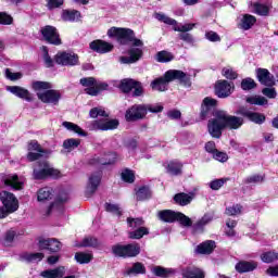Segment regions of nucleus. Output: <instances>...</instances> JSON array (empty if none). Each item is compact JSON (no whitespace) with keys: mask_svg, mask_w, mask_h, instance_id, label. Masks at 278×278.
Instances as JSON below:
<instances>
[{"mask_svg":"<svg viewBox=\"0 0 278 278\" xmlns=\"http://www.w3.org/2000/svg\"><path fill=\"white\" fill-rule=\"evenodd\" d=\"M241 88L245 91L253 90L257 88V83L253 78L248 77L241 80Z\"/></svg>","mask_w":278,"mask_h":278,"instance_id":"obj_53","label":"nucleus"},{"mask_svg":"<svg viewBox=\"0 0 278 278\" xmlns=\"http://www.w3.org/2000/svg\"><path fill=\"white\" fill-rule=\"evenodd\" d=\"M28 151H37V153L51 154V150H45L36 140L28 143Z\"/></svg>","mask_w":278,"mask_h":278,"instance_id":"obj_52","label":"nucleus"},{"mask_svg":"<svg viewBox=\"0 0 278 278\" xmlns=\"http://www.w3.org/2000/svg\"><path fill=\"white\" fill-rule=\"evenodd\" d=\"M215 105L216 100L212 98H204L200 112L201 121H205L206 118H216V114L219 111H216V109H214Z\"/></svg>","mask_w":278,"mask_h":278,"instance_id":"obj_12","label":"nucleus"},{"mask_svg":"<svg viewBox=\"0 0 278 278\" xmlns=\"http://www.w3.org/2000/svg\"><path fill=\"white\" fill-rule=\"evenodd\" d=\"M108 88H109L108 83L96 80V84L93 87L85 89V93L89 94L90 97H98V94H101V92H103V90H108Z\"/></svg>","mask_w":278,"mask_h":278,"instance_id":"obj_31","label":"nucleus"},{"mask_svg":"<svg viewBox=\"0 0 278 278\" xmlns=\"http://www.w3.org/2000/svg\"><path fill=\"white\" fill-rule=\"evenodd\" d=\"M0 201L2 205L9 210V212H16V210H18V199H16L14 193L1 191Z\"/></svg>","mask_w":278,"mask_h":278,"instance_id":"obj_14","label":"nucleus"},{"mask_svg":"<svg viewBox=\"0 0 278 278\" xmlns=\"http://www.w3.org/2000/svg\"><path fill=\"white\" fill-rule=\"evenodd\" d=\"M184 165L180 162L172 161L165 165L166 173L172 175V177H177L181 175Z\"/></svg>","mask_w":278,"mask_h":278,"instance_id":"obj_32","label":"nucleus"},{"mask_svg":"<svg viewBox=\"0 0 278 278\" xmlns=\"http://www.w3.org/2000/svg\"><path fill=\"white\" fill-rule=\"evenodd\" d=\"M140 251V244L136 242L128 244L117 243L112 247L113 255H115V257H123L124 260H127L129 257H138Z\"/></svg>","mask_w":278,"mask_h":278,"instance_id":"obj_5","label":"nucleus"},{"mask_svg":"<svg viewBox=\"0 0 278 278\" xmlns=\"http://www.w3.org/2000/svg\"><path fill=\"white\" fill-rule=\"evenodd\" d=\"M23 180L17 175L2 174L0 180L1 188H12V190H23Z\"/></svg>","mask_w":278,"mask_h":278,"instance_id":"obj_11","label":"nucleus"},{"mask_svg":"<svg viewBox=\"0 0 278 278\" xmlns=\"http://www.w3.org/2000/svg\"><path fill=\"white\" fill-rule=\"evenodd\" d=\"M105 212H109L110 214H114L115 216H123V210H121V206L118 204H112V203H105L104 204Z\"/></svg>","mask_w":278,"mask_h":278,"instance_id":"obj_49","label":"nucleus"},{"mask_svg":"<svg viewBox=\"0 0 278 278\" xmlns=\"http://www.w3.org/2000/svg\"><path fill=\"white\" fill-rule=\"evenodd\" d=\"M154 17L156 18V21H160V23H164L165 25H172L173 27H175V25H177L176 20L168 17L164 13H155Z\"/></svg>","mask_w":278,"mask_h":278,"instance_id":"obj_48","label":"nucleus"},{"mask_svg":"<svg viewBox=\"0 0 278 278\" xmlns=\"http://www.w3.org/2000/svg\"><path fill=\"white\" fill-rule=\"evenodd\" d=\"M53 199V189L45 187L38 190L37 201L45 203V201H51Z\"/></svg>","mask_w":278,"mask_h":278,"instance_id":"obj_37","label":"nucleus"},{"mask_svg":"<svg viewBox=\"0 0 278 278\" xmlns=\"http://www.w3.org/2000/svg\"><path fill=\"white\" fill-rule=\"evenodd\" d=\"M62 5H64V0H48L46 8L51 12L58 10V8H62Z\"/></svg>","mask_w":278,"mask_h":278,"instance_id":"obj_64","label":"nucleus"},{"mask_svg":"<svg viewBox=\"0 0 278 278\" xmlns=\"http://www.w3.org/2000/svg\"><path fill=\"white\" fill-rule=\"evenodd\" d=\"M121 123L118 119H96L90 122L87 127L89 131H112L118 129Z\"/></svg>","mask_w":278,"mask_h":278,"instance_id":"obj_6","label":"nucleus"},{"mask_svg":"<svg viewBox=\"0 0 278 278\" xmlns=\"http://www.w3.org/2000/svg\"><path fill=\"white\" fill-rule=\"evenodd\" d=\"M177 79L179 84L185 86L186 88H190L192 86V81L190 80V74L181 70H168L165 72L163 77L155 78L151 81L150 86L152 90H157L159 92H166L168 90V83L175 81Z\"/></svg>","mask_w":278,"mask_h":278,"instance_id":"obj_3","label":"nucleus"},{"mask_svg":"<svg viewBox=\"0 0 278 278\" xmlns=\"http://www.w3.org/2000/svg\"><path fill=\"white\" fill-rule=\"evenodd\" d=\"M204 38L208 40V42H220V35L214 30H207Z\"/></svg>","mask_w":278,"mask_h":278,"instance_id":"obj_63","label":"nucleus"},{"mask_svg":"<svg viewBox=\"0 0 278 278\" xmlns=\"http://www.w3.org/2000/svg\"><path fill=\"white\" fill-rule=\"evenodd\" d=\"M33 90H46L43 92H38V100L42 103H49L50 105H59L60 99H62V92L60 90L53 89V84L49 81L36 80L31 84Z\"/></svg>","mask_w":278,"mask_h":278,"instance_id":"obj_4","label":"nucleus"},{"mask_svg":"<svg viewBox=\"0 0 278 278\" xmlns=\"http://www.w3.org/2000/svg\"><path fill=\"white\" fill-rule=\"evenodd\" d=\"M79 84L84 88H94V84H97V78H94V77H84V78H80Z\"/></svg>","mask_w":278,"mask_h":278,"instance_id":"obj_60","label":"nucleus"},{"mask_svg":"<svg viewBox=\"0 0 278 278\" xmlns=\"http://www.w3.org/2000/svg\"><path fill=\"white\" fill-rule=\"evenodd\" d=\"M194 197H197V193H194V191H190L189 193H176L174 195V202L176 203V205H180V207H186V205H190L192 201H194Z\"/></svg>","mask_w":278,"mask_h":278,"instance_id":"obj_21","label":"nucleus"},{"mask_svg":"<svg viewBox=\"0 0 278 278\" xmlns=\"http://www.w3.org/2000/svg\"><path fill=\"white\" fill-rule=\"evenodd\" d=\"M264 179H265L264 175L255 174V175L244 178L243 184H253V185L262 184L264 181Z\"/></svg>","mask_w":278,"mask_h":278,"instance_id":"obj_56","label":"nucleus"},{"mask_svg":"<svg viewBox=\"0 0 278 278\" xmlns=\"http://www.w3.org/2000/svg\"><path fill=\"white\" fill-rule=\"evenodd\" d=\"M38 247L40 251L58 253L62 249V242H60L58 239H39Z\"/></svg>","mask_w":278,"mask_h":278,"instance_id":"obj_16","label":"nucleus"},{"mask_svg":"<svg viewBox=\"0 0 278 278\" xmlns=\"http://www.w3.org/2000/svg\"><path fill=\"white\" fill-rule=\"evenodd\" d=\"M237 114H240L245 118H249V121H251L252 123H255L256 125H262L266 122V116L264 114H261L257 112H251L247 109H239Z\"/></svg>","mask_w":278,"mask_h":278,"instance_id":"obj_20","label":"nucleus"},{"mask_svg":"<svg viewBox=\"0 0 278 278\" xmlns=\"http://www.w3.org/2000/svg\"><path fill=\"white\" fill-rule=\"evenodd\" d=\"M91 51H96V53H110L112 51H114V45H112L111 42L101 40V39H97L90 42L89 45Z\"/></svg>","mask_w":278,"mask_h":278,"instance_id":"obj_18","label":"nucleus"},{"mask_svg":"<svg viewBox=\"0 0 278 278\" xmlns=\"http://www.w3.org/2000/svg\"><path fill=\"white\" fill-rule=\"evenodd\" d=\"M34 179H47V177H60V172L49 166L47 161L37 162L33 172Z\"/></svg>","mask_w":278,"mask_h":278,"instance_id":"obj_7","label":"nucleus"},{"mask_svg":"<svg viewBox=\"0 0 278 278\" xmlns=\"http://www.w3.org/2000/svg\"><path fill=\"white\" fill-rule=\"evenodd\" d=\"M8 92H11V94H14V97H18V99H24V101L30 102L34 97L29 90L21 87V86H8L7 87Z\"/></svg>","mask_w":278,"mask_h":278,"instance_id":"obj_22","label":"nucleus"},{"mask_svg":"<svg viewBox=\"0 0 278 278\" xmlns=\"http://www.w3.org/2000/svg\"><path fill=\"white\" fill-rule=\"evenodd\" d=\"M62 125L68 131H74V134H78L83 138H86V136H88V134L86 131H84V129H81V127H79V125H77V124H74L72 122H63Z\"/></svg>","mask_w":278,"mask_h":278,"instance_id":"obj_39","label":"nucleus"},{"mask_svg":"<svg viewBox=\"0 0 278 278\" xmlns=\"http://www.w3.org/2000/svg\"><path fill=\"white\" fill-rule=\"evenodd\" d=\"M40 34L48 45H54V47H60L62 45V39L60 38V31L55 26L46 25L41 27Z\"/></svg>","mask_w":278,"mask_h":278,"instance_id":"obj_8","label":"nucleus"},{"mask_svg":"<svg viewBox=\"0 0 278 278\" xmlns=\"http://www.w3.org/2000/svg\"><path fill=\"white\" fill-rule=\"evenodd\" d=\"M179 212L173 210H163L157 212V218L163 223H177Z\"/></svg>","mask_w":278,"mask_h":278,"instance_id":"obj_27","label":"nucleus"},{"mask_svg":"<svg viewBox=\"0 0 278 278\" xmlns=\"http://www.w3.org/2000/svg\"><path fill=\"white\" fill-rule=\"evenodd\" d=\"M118 162V154L116 152L104 153L102 157H93L90 160L92 166H114Z\"/></svg>","mask_w":278,"mask_h":278,"instance_id":"obj_13","label":"nucleus"},{"mask_svg":"<svg viewBox=\"0 0 278 278\" xmlns=\"http://www.w3.org/2000/svg\"><path fill=\"white\" fill-rule=\"evenodd\" d=\"M76 247L81 248H88L91 247L92 249H96V247H99V240H97V238L94 237H89V238H85L81 243L76 244Z\"/></svg>","mask_w":278,"mask_h":278,"instance_id":"obj_51","label":"nucleus"},{"mask_svg":"<svg viewBox=\"0 0 278 278\" xmlns=\"http://www.w3.org/2000/svg\"><path fill=\"white\" fill-rule=\"evenodd\" d=\"M214 220V216L210 214H204L195 224L192 225L193 233H203L205 231V227L210 225Z\"/></svg>","mask_w":278,"mask_h":278,"instance_id":"obj_24","label":"nucleus"},{"mask_svg":"<svg viewBox=\"0 0 278 278\" xmlns=\"http://www.w3.org/2000/svg\"><path fill=\"white\" fill-rule=\"evenodd\" d=\"M214 249H216V241L206 240L197 245L195 253H198V255H212V253H214Z\"/></svg>","mask_w":278,"mask_h":278,"instance_id":"obj_25","label":"nucleus"},{"mask_svg":"<svg viewBox=\"0 0 278 278\" xmlns=\"http://www.w3.org/2000/svg\"><path fill=\"white\" fill-rule=\"evenodd\" d=\"M106 36L111 38V40H115L121 47H129V45H132V48L128 50L129 56L119 58L121 64H136V62L142 58V47H144V42L136 38L134 29L113 26L108 29Z\"/></svg>","mask_w":278,"mask_h":278,"instance_id":"obj_1","label":"nucleus"},{"mask_svg":"<svg viewBox=\"0 0 278 278\" xmlns=\"http://www.w3.org/2000/svg\"><path fill=\"white\" fill-rule=\"evenodd\" d=\"M127 225L128 227H131V229H140V227H143L142 225H144V219L137 217H128L127 218Z\"/></svg>","mask_w":278,"mask_h":278,"instance_id":"obj_54","label":"nucleus"},{"mask_svg":"<svg viewBox=\"0 0 278 278\" xmlns=\"http://www.w3.org/2000/svg\"><path fill=\"white\" fill-rule=\"evenodd\" d=\"M127 275H147V267L144 264L137 262L134 263L131 268L127 269Z\"/></svg>","mask_w":278,"mask_h":278,"instance_id":"obj_40","label":"nucleus"},{"mask_svg":"<svg viewBox=\"0 0 278 278\" xmlns=\"http://www.w3.org/2000/svg\"><path fill=\"white\" fill-rule=\"evenodd\" d=\"M244 125L242 117L228 115L225 111H218L215 118L207 122V131L212 138H222L224 129H240Z\"/></svg>","mask_w":278,"mask_h":278,"instance_id":"obj_2","label":"nucleus"},{"mask_svg":"<svg viewBox=\"0 0 278 278\" xmlns=\"http://www.w3.org/2000/svg\"><path fill=\"white\" fill-rule=\"evenodd\" d=\"M255 268H257V263L249 261H240L235 266V270L240 275H243V273H253Z\"/></svg>","mask_w":278,"mask_h":278,"instance_id":"obj_26","label":"nucleus"},{"mask_svg":"<svg viewBox=\"0 0 278 278\" xmlns=\"http://www.w3.org/2000/svg\"><path fill=\"white\" fill-rule=\"evenodd\" d=\"M173 60H175V55L166 50L156 53V62H160L161 64L173 62Z\"/></svg>","mask_w":278,"mask_h":278,"instance_id":"obj_41","label":"nucleus"},{"mask_svg":"<svg viewBox=\"0 0 278 278\" xmlns=\"http://www.w3.org/2000/svg\"><path fill=\"white\" fill-rule=\"evenodd\" d=\"M14 238H16V231L13 229L5 232L2 244L4 247H10L14 242Z\"/></svg>","mask_w":278,"mask_h":278,"instance_id":"obj_58","label":"nucleus"},{"mask_svg":"<svg viewBox=\"0 0 278 278\" xmlns=\"http://www.w3.org/2000/svg\"><path fill=\"white\" fill-rule=\"evenodd\" d=\"M54 61L60 66H77V64H79V55L75 52H58L54 56Z\"/></svg>","mask_w":278,"mask_h":278,"instance_id":"obj_10","label":"nucleus"},{"mask_svg":"<svg viewBox=\"0 0 278 278\" xmlns=\"http://www.w3.org/2000/svg\"><path fill=\"white\" fill-rule=\"evenodd\" d=\"M215 94L218 99H227L231 94V84L227 80H220L215 86Z\"/></svg>","mask_w":278,"mask_h":278,"instance_id":"obj_23","label":"nucleus"},{"mask_svg":"<svg viewBox=\"0 0 278 278\" xmlns=\"http://www.w3.org/2000/svg\"><path fill=\"white\" fill-rule=\"evenodd\" d=\"M256 79L260 81V84H262V86H267L268 88L275 86V76L270 74V72L267 68H257Z\"/></svg>","mask_w":278,"mask_h":278,"instance_id":"obj_17","label":"nucleus"},{"mask_svg":"<svg viewBox=\"0 0 278 278\" xmlns=\"http://www.w3.org/2000/svg\"><path fill=\"white\" fill-rule=\"evenodd\" d=\"M74 260H76L78 264H90V262H92V254L85 253V252H77L74 256Z\"/></svg>","mask_w":278,"mask_h":278,"instance_id":"obj_43","label":"nucleus"},{"mask_svg":"<svg viewBox=\"0 0 278 278\" xmlns=\"http://www.w3.org/2000/svg\"><path fill=\"white\" fill-rule=\"evenodd\" d=\"M80 144H81L80 139L71 138V139L64 140L63 148L66 149V151H75V149H77V147H79Z\"/></svg>","mask_w":278,"mask_h":278,"instance_id":"obj_44","label":"nucleus"},{"mask_svg":"<svg viewBox=\"0 0 278 278\" xmlns=\"http://www.w3.org/2000/svg\"><path fill=\"white\" fill-rule=\"evenodd\" d=\"M151 273H153V275H155V277L168 278V277H173V275H175V273H177V270H175L173 268H165L162 266H154L151 269Z\"/></svg>","mask_w":278,"mask_h":278,"instance_id":"obj_34","label":"nucleus"},{"mask_svg":"<svg viewBox=\"0 0 278 278\" xmlns=\"http://www.w3.org/2000/svg\"><path fill=\"white\" fill-rule=\"evenodd\" d=\"M61 18L68 23H75L81 18V13L77 10H63Z\"/></svg>","mask_w":278,"mask_h":278,"instance_id":"obj_35","label":"nucleus"},{"mask_svg":"<svg viewBox=\"0 0 278 278\" xmlns=\"http://www.w3.org/2000/svg\"><path fill=\"white\" fill-rule=\"evenodd\" d=\"M137 201H147L151 198V189L147 186L140 187L136 192Z\"/></svg>","mask_w":278,"mask_h":278,"instance_id":"obj_42","label":"nucleus"},{"mask_svg":"<svg viewBox=\"0 0 278 278\" xmlns=\"http://www.w3.org/2000/svg\"><path fill=\"white\" fill-rule=\"evenodd\" d=\"M20 260L23 262H27L28 264H36L38 262H42L45 260V253L36 252V253H23L20 255Z\"/></svg>","mask_w":278,"mask_h":278,"instance_id":"obj_28","label":"nucleus"},{"mask_svg":"<svg viewBox=\"0 0 278 278\" xmlns=\"http://www.w3.org/2000/svg\"><path fill=\"white\" fill-rule=\"evenodd\" d=\"M176 223H179L181 227H192V219L188 217L186 214L178 212V215L176 217Z\"/></svg>","mask_w":278,"mask_h":278,"instance_id":"obj_47","label":"nucleus"},{"mask_svg":"<svg viewBox=\"0 0 278 278\" xmlns=\"http://www.w3.org/2000/svg\"><path fill=\"white\" fill-rule=\"evenodd\" d=\"M143 118H147V104H134L126 110L125 119L127 123H136V121Z\"/></svg>","mask_w":278,"mask_h":278,"instance_id":"obj_9","label":"nucleus"},{"mask_svg":"<svg viewBox=\"0 0 278 278\" xmlns=\"http://www.w3.org/2000/svg\"><path fill=\"white\" fill-rule=\"evenodd\" d=\"M226 216H238V214H242V205L235 204L232 206H228L225 210Z\"/></svg>","mask_w":278,"mask_h":278,"instance_id":"obj_55","label":"nucleus"},{"mask_svg":"<svg viewBox=\"0 0 278 278\" xmlns=\"http://www.w3.org/2000/svg\"><path fill=\"white\" fill-rule=\"evenodd\" d=\"M103 177V172H96L90 175L86 188V197H92L97 190L99 189V186H101V179Z\"/></svg>","mask_w":278,"mask_h":278,"instance_id":"obj_15","label":"nucleus"},{"mask_svg":"<svg viewBox=\"0 0 278 278\" xmlns=\"http://www.w3.org/2000/svg\"><path fill=\"white\" fill-rule=\"evenodd\" d=\"M227 184V178H219V179H214L208 184V187L211 190H220L222 186H225Z\"/></svg>","mask_w":278,"mask_h":278,"instance_id":"obj_61","label":"nucleus"},{"mask_svg":"<svg viewBox=\"0 0 278 278\" xmlns=\"http://www.w3.org/2000/svg\"><path fill=\"white\" fill-rule=\"evenodd\" d=\"M122 179L126 184H134L136 181V174H134V170L126 168L122 172Z\"/></svg>","mask_w":278,"mask_h":278,"instance_id":"obj_50","label":"nucleus"},{"mask_svg":"<svg viewBox=\"0 0 278 278\" xmlns=\"http://www.w3.org/2000/svg\"><path fill=\"white\" fill-rule=\"evenodd\" d=\"M181 275L182 278H205V271L197 267H186Z\"/></svg>","mask_w":278,"mask_h":278,"instance_id":"obj_33","label":"nucleus"},{"mask_svg":"<svg viewBox=\"0 0 278 278\" xmlns=\"http://www.w3.org/2000/svg\"><path fill=\"white\" fill-rule=\"evenodd\" d=\"M247 103L250 105H268V99L262 96L248 97Z\"/></svg>","mask_w":278,"mask_h":278,"instance_id":"obj_45","label":"nucleus"},{"mask_svg":"<svg viewBox=\"0 0 278 278\" xmlns=\"http://www.w3.org/2000/svg\"><path fill=\"white\" fill-rule=\"evenodd\" d=\"M132 90V98L137 99L138 97H144V87L142 86V83L137 80V84H135Z\"/></svg>","mask_w":278,"mask_h":278,"instance_id":"obj_59","label":"nucleus"},{"mask_svg":"<svg viewBox=\"0 0 278 278\" xmlns=\"http://www.w3.org/2000/svg\"><path fill=\"white\" fill-rule=\"evenodd\" d=\"M144 236H149V228L147 227H139L136 230L128 232V238L130 240H140L141 238H144Z\"/></svg>","mask_w":278,"mask_h":278,"instance_id":"obj_38","label":"nucleus"},{"mask_svg":"<svg viewBox=\"0 0 278 278\" xmlns=\"http://www.w3.org/2000/svg\"><path fill=\"white\" fill-rule=\"evenodd\" d=\"M255 23H257V18H255V16L251 14H244L241 17L238 27L239 29H243V31H249V29H251Z\"/></svg>","mask_w":278,"mask_h":278,"instance_id":"obj_29","label":"nucleus"},{"mask_svg":"<svg viewBox=\"0 0 278 278\" xmlns=\"http://www.w3.org/2000/svg\"><path fill=\"white\" fill-rule=\"evenodd\" d=\"M254 10L258 16H268L269 9L266 4L256 3L254 4Z\"/></svg>","mask_w":278,"mask_h":278,"instance_id":"obj_62","label":"nucleus"},{"mask_svg":"<svg viewBox=\"0 0 278 278\" xmlns=\"http://www.w3.org/2000/svg\"><path fill=\"white\" fill-rule=\"evenodd\" d=\"M66 275L64 266H59L53 269H46L40 273V277L43 278H62Z\"/></svg>","mask_w":278,"mask_h":278,"instance_id":"obj_30","label":"nucleus"},{"mask_svg":"<svg viewBox=\"0 0 278 278\" xmlns=\"http://www.w3.org/2000/svg\"><path fill=\"white\" fill-rule=\"evenodd\" d=\"M261 260L265 264H273V262H277L278 253L273 251L265 252L261 255Z\"/></svg>","mask_w":278,"mask_h":278,"instance_id":"obj_46","label":"nucleus"},{"mask_svg":"<svg viewBox=\"0 0 278 278\" xmlns=\"http://www.w3.org/2000/svg\"><path fill=\"white\" fill-rule=\"evenodd\" d=\"M66 201H68V194L64 192L59 194L55 201L48 207L46 216L51 215V212H53V210L62 214V212H64V204L66 203Z\"/></svg>","mask_w":278,"mask_h":278,"instance_id":"obj_19","label":"nucleus"},{"mask_svg":"<svg viewBox=\"0 0 278 278\" xmlns=\"http://www.w3.org/2000/svg\"><path fill=\"white\" fill-rule=\"evenodd\" d=\"M90 118H97L99 116H103V118H108L110 114L105 112V110L101 108H93L89 111Z\"/></svg>","mask_w":278,"mask_h":278,"instance_id":"obj_57","label":"nucleus"},{"mask_svg":"<svg viewBox=\"0 0 278 278\" xmlns=\"http://www.w3.org/2000/svg\"><path fill=\"white\" fill-rule=\"evenodd\" d=\"M137 83L138 80H135L132 78H125L121 80L118 88L121 91L124 92V94H129V92L134 90V87Z\"/></svg>","mask_w":278,"mask_h":278,"instance_id":"obj_36","label":"nucleus"}]
</instances>
